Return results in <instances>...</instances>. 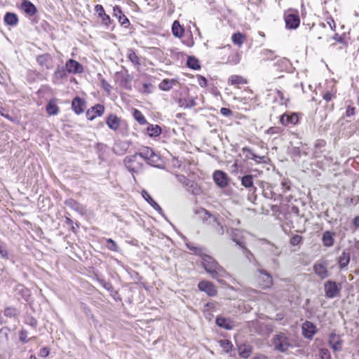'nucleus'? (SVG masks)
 <instances>
[{
    "mask_svg": "<svg viewBox=\"0 0 359 359\" xmlns=\"http://www.w3.org/2000/svg\"><path fill=\"white\" fill-rule=\"evenodd\" d=\"M355 108L354 107L348 106L346 111V116H351L355 114Z\"/></svg>",
    "mask_w": 359,
    "mask_h": 359,
    "instance_id": "obj_60",
    "label": "nucleus"
},
{
    "mask_svg": "<svg viewBox=\"0 0 359 359\" xmlns=\"http://www.w3.org/2000/svg\"><path fill=\"white\" fill-rule=\"evenodd\" d=\"M220 346L223 348V349L228 353L232 347V344L231 341L227 339H222L219 341Z\"/></svg>",
    "mask_w": 359,
    "mask_h": 359,
    "instance_id": "obj_47",
    "label": "nucleus"
},
{
    "mask_svg": "<svg viewBox=\"0 0 359 359\" xmlns=\"http://www.w3.org/2000/svg\"><path fill=\"white\" fill-rule=\"evenodd\" d=\"M99 283L101 285L108 291H114V287L111 283L107 282L103 279H99Z\"/></svg>",
    "mask_w": 359,
    "mask_h": 359,
    "instance_id": "obj_51",
    "label": "nucleus"
},
{
    "mask_svg": "<svg viewBox=\"0 0 359 359\" xmlns=\"http://www.w3.org/2000/svg\"><path fill=\"white\" fill-rule=\"evenodd\" d=\"M177 104L180 107H183L184 109H191L196 105V102L195 98H179L177 100Z\"/></svg>",
    "mask_w": 359,
    "mask_h": 359,
    "instance_id": "obj_30",
    "label": "nucleus"
},
{
    "mask_svg": "<svg viewBox=\"0 0 359 359\" xmlns=\"http://www.w3.org/2000/svg\"><path fill=\"white\" fill-rule=\"evenodd\" d=\"M215 323L219 327L231 330L233 328V321L230 318H226L222 316H217Z\"/></svg>",
    "mask_w": 359,
    "mask_h": 359,
    "instance_id": "obj_26",
    "label": "nucleus"
},
{
    "mask_svg": "<svg viewBox=\"0 0 359 359\" xmlns=\"http://www.w3.org/2000/svg\"><path fill=\"white\" fill-rule=\"evenodd\" d=\"M128 60L135 65L140 66V60L139 57L133 49H128L127 53Z\"/></svg>",
    "mask_w": 359,
    "mask_h": 359,
    "instance_id": "obj_37",
    "label": "nucleus"
},
{
    "mask_svg": "<svg viewBox=\"0 0 359 359\" xmlns=\"http://www.w3.org/2000/svg\"><path fill=\"white\" fill-rule=\"evenodd\" d=\"M201 259L204 269L213 279L220 282V278L226 276L227 273L225 269L213 257L208 255L203 254L201 255Z\"/></svg>",
    "mask_w": 359,
    "mask_h": 359,
    "instance_id": "obj_1",
    "label": "nucleus"
},
{
    "mask_svg": "<svg viewBox=\"0 0 359 359\" xmlns=\"http://www.w3.org/2000/svg\"><path fill=\"white\" fill-rule=\"evenodd\" d=\"M46 110L49 116H55L59 113V107L56 104L55 99H51L47 104Z\"/></svg>",
    "mask_w": 359,
    "mask_h": 359,
    "instance_id": "obj_31",
    "label": "nucleus"
},
{
    "mask_svg": "<svg viewBox=\"0 0 359 359\" xmlns=\"http://www.w3.org/2000/svg\"><path fill=\"white\" fill-rule=\"evenodd\" d=\"M327 24L329 25L332 30H334L336 25L332 18H330V20L327 21Z\"/></svg>",
    "mask_w": 359,
    "mask_h": 359,
    "instance_id": "obj_64",
    "label": "nucleus"
},
{
    "mask_svg": "<svg viewBox=\"0 0 359 359\" xmlns=\"http://www.w3.org/2000/svg\"><path fill=\"white\" fill-rule=\"evenodd\" d=\"M232 41L234 44L241 46L245 40V36L241 32H236L232 35Z\"/></svg>",
    "mask_w": 359,
    "mask_h": 359,
    "instance_id": "obj_39",
    "label": "nucleus"
},
{
    "mask_svg": "<svg viewBox=\"0 0 359 359\" xmlns=\"http://www.w3.org/2000/svg\"><path fill=\"white\" fill-rule=\"evenodd\" d=\"M25 323H26V324L29 325V326H31L34 328L36 327L37 324H38L37 320L33 317L28 318L26 320Z\"/></svg>",
    "mask_w": 359,
    "mask_h": 359,
    "instance_id": "obj_56",
    "label": "nucleus"
},
{
    "mask_svg": "<svg viewBox=\"0 0 359 359\" xmlns=\"http://www.w3.org/2000/svg\"><path fill=\"white\" fill-rule=\"evenodd\" d=\"M36 62L41 67L48 69L52 67L53 57L48 53L39 55L36 57Z\"/></svg>",
    "mask_w": 359,
    "mask_h": 359,
    "instance_id": "obj_19",
    "label": "nucleus"
},
{
    "mask_svg": "<svg viewBox=\"0 0 359 359\" xmlns=\"http://www.w3.org/2000/svg\"><path fill=\"white\" fill-rule=\"evenodd\" d=\"M65 67L69 74H78L83 72V65L73 59H69L66 62Z\"/></svg>",
    "mask_w": 359,
    "mask_h": 359,
    "instance_id": "obj_10",
    "label": "nucleus"
},
{
    "mask_svg": "<svg viewBox=\"0 0 359 359\" xmlns=\"http://www.w3.org/2000/svg\"><path fill=\"white\" fill-rule=\"evenodd\" d=\"M243 154L246 153L245 158L252 159L257 163L264 162V156H261L255 154L253 150L250 147H243L242 149Z\"/></svg>",
    "mask_w": 359,
    "mask_h": 359,
    "instance_id": "obj_25",
    "label": "nucleus"
},
{
    "mask_svg": "<svg viewBox=\"0 0 359 359\" xmlns=\"http://www.w3.org/2000/svg\"><path fill=\"white\" fill-rule=\"evenodd\" d=\"M325 144H326L325 141H324L323 140H318L316 141V142L315 144L316 150L314 151V155L316 157L318 156L317 149L324 147L325 146Z\"/></svg>",
    "mask_w": 359,
    "mask_h": 359,
    "instance_id": "obj_53",
    "label": "nucleus"
},
{
    "mask_svg": "<svg viewBox=\"0 0 359 359\" xmlns=\"http://www.w3.org/2000/svg\"><path fill=\"white\" fill-rule=\"evenodd\" d=\"M27 334H28L27 331L25 329H22L20 332V336H19L20 341L24 344L27 343L30 339H32V338H30V339L27 338ZM34 338H35V337H32V339H34Z\"/></svg>",
    "mask_w": 359,
    "mask_h": 359,
    "instance_id": "obj_46",
    "label": "nucleus"
},
{
    "mask_svg": "<svg viewBox=\"0 0 359 359\" xmlns=\"http://www.w3.org/2000/svg\"><path fill=\"white\" fill-rule=\"evenodd\" d=\"M230 235L233 241L242 248L245 251L248 250L244 247L243 242L242 231L238 229H230Z\"/></svg>",
    "mask_w": 359,
    "mask_h": 359,
    "instance_id": "obj_21",
    "label": "nucleus"
},
{
    "mask_svg": "<svg viewBox=\"0 0 359 359\" xmlns=\"http://www.w3.org/2000/svg\"><path fill=\"white\" fill-rule=\"evenodd\" d=\"M113 16L118 19V21L120 23V25L124 28H128L130 26V21L128 18L123 13L120 6H114Z\"/></svg>",
    "mask_w": 359,
    "mask_h": 359,
    "instance_id": "obj_13",
    "label": "nucleus"
},
{
    "mask_svg": "<svg viewBox=\"0 0 359 359\" xmlns=\"http://www.w3.org/2000/svg\"><path fill=\"white\" fill-rule=\"evenodd\" d=\"M104 112V107L97 104L92 107L86 111V117L88 120L93 121L97 116H101Z\"/></svg>",
    "mask_w": 359,
    "mask_h": 359,
    "instance_id": "obj_14",
    "label": "nucleus"
},
{
    "mask_svg": "<svg viewBox=\"0 0 359 359\" xmlns=\"http://www.w3.org/2000/svg\"><path fill=\"white\" fill-rule=\"evenodd\" d=\"M176 82L177 81L174 79H164L159 83L158 87L162 90L168 91L172 88L173 85H175Z\"/></svg>",
    "mask_w": 359,
    "mask_h": 359,
    "instance_id": "obj_36",
    "label": "nucleus"
},
{
    "mask_svg": "<svg viewBox=\"0 0 359 359\" xmlns=\"http://www.w3.org/2000/svg\"><path fill=\"white\" fill-rule=\"evenodd\" d=\"M285 26L287 29H297L300 23V19L298 13H285Z\"/></svg>",
    "mask_w": 359,
    "mask_h": 359,
    "instance_id": "obj_11",
    "label": "nucleus"
},
{
    "mask_svg": "<svg viewBox=\"0 0 359 359\" xmlns=\"http://www.w3.org/2000/svg\"><path fill=\"white\" fill-rule=\"evenodd\" d=\"M213 179L215 183L222 188L228 184L227 176L223 171L216 170L213 174Z\"/></svg>",
    "mask_w": 359,
    "mask_h": 359,
    "instance_id": "obj_18",
    "label": "nucleus"
},
{
    "mask_svg": "<svg viewBox=\"0 0 359 359\" xmlns=\"http://www.w3.org/2000/svg\"><path fill=\"white\" fill-rule=\"evenodd\" d=\"M120 123L121 118L114 114H109L106 119V124L112 130H117Z\"/></svg>",
    "mask_w": 359,
    "mask_h": 359,
    "instance_id": "obj_23",
    "label": "nucleus"
},
{
    "mask_svg": "<svg viewBox=\"0 0 359 359\" xmlns=\"http://www.w3.org/2000/svg\"><path fill=\"white\" fill-rule=\"evenodd\" d=\"M22 9L27 14L32 16L36 13V8L35 6L29 1L25 0L21 4Z\"/></svg>",
    "mask_w": 359,
    "mask_h": 359,
    "instance_id": "obj_32",
    "label": "nucleus"
},
{
    "mask_svg": "<svg viewBox=\"0 0 359 359\" xmlns=\"http://www.w3.org/2000/svg\"><path fill=\"white\" fill-rule=\"evenodd\" d=\"M276 93H277L278 97L280 100V104H286L288 99L285 97L284 93L279 90H276Z\"/></svg>",
    "mask_w": 359,
    "mask_h": 359,
    "instance_id": "obj_54",
    "label": "nucleus"
},
{
    "mask_svg": "<svg viewBox=\"0 0 359 359\" xmlns=\"http://www.w3.org/2000/svg\"><path fill=\"white\" fill-rule=\"evenodd\" d=\"M102 23L106 26L109 27V24L111 23V20L109 15L105 14L102 18H101Z\"/></svg>",
    "mask_w": 359,
    "mask_h": 359,
    "instance_id": "obj_57",
    "label": "nucleus"
},
{
    "mask_svg": "<svg viewBox=\"0 0 359 359\" xmlns=\"http://www.w3.org/2000/svg\"><path fill=\"white\" fill-rule=\"evenodd\" d=\"M228 62L233 65H236L240 62V55L238 53L229 55L228 57Z\"/></svg>",
    "mask_w": 359,
    "mask_h": 359,
    "instance_id": "obj_50",
    "label": "nucleus"
},
{
    "mask_svg": "<svg viewBox=\"0 0 359 359\" xmlns=\"http://www.w3.org/2000/svg\"><path fill=\"white\" fill-rule=\"evenodd\" d=\"M95 11L97 14L99 18H102L106 13L104 7L100 4H97L95 6Z\"/></svg>",
    "mask_w": 359,
    "mask_h": 359,
    "instance_id": "obj_52",
    "label": "nucleus"
},
{
    "mask_svg": "<svg viewBox=\"0 0 359 359\" xmlns=\"http://www.w3.org/2000/svg\"><path fill=\"white\" fill-rule=\"evenodd\" d=\"M302 334L306 339H311L317 332L316 326L311 322L306 320L302 325Z\"/></svg>",
    "mask_w": 359,
    "mask_h": 359,
    "instance_id": "obj_12",
    "label": "nucleus"
},
{
    "mask_svg": "<svg viewBox=\"0 0 359 359\" xmlns=\"http://www.w3.org/2000/svg\"><path fill=\"white\" fill-rule=\"evenodd\" d=\"M220 113L224 116H229L232 114V111L229 108L222 107L220 109Z\"/></svg>",
    "mask_w": 359,
    "mask_h": 359,
    "instance_id": "obj_58",
    "label": "nucleus"
},
{
    "mask_svg": "<svg viewBox=\"0 0 359 359\" xmlns=\"http://www.w3.org/2000/svg\"><path fill=\"white\" fill-rule=\"evenodd\" d=\"M4 20L6 25L11 26L16 25L18 22L17 15L13 13H6L4 15Z\"/></svg>",
    "mask_w": 359,
    "mask_h": 359,
    "instance_id": "obj_34",
    "label": "nucleus"
},
{
    "mask_svg": "<svg viewBox=\"0 0 359 359\" xmlns=\"http://www.w3.org/2000/svg\"><path fill=\"white\" fill-rule=\"evenodd\" d=\"M199 290L205 292L210 297H215L217 294L215 285L208 280H201L198 284Z\"/></svg>",
    "mask_w": 359,
    "mask_h": 359,
    "instance_id": "obj_8",
    "label": "nucleus"
},
{
    "mask_svg": "<svg viewBox=\"0 0 359 359\" xmlns=\"http://www.w3.org/2000/svg\"><path fill=\"white\" fill-rule=\"evenodd\" d=\"M325 297L329 299H333L338 295L340 292V287L333 280H327L324 285Z\"/></svg>",
    "mask_w": 359,
    "mask_h": 359,
    "instance_id": "obj_7",
    "label": "nucleus"
},
{
    "mask_svg": "<svg viewBox=\"0 0 359 359\" xmlns=\"http://www.w3.org/2000/svg\"><path fill=\"white\" fill-rule=\"evenodd\" d=\"M313 271L321 279H325L329 276V273L327 269V264L325 262H317L313 266Z\"/></svg>",
    "mask_w": 359,
    "mask_h": 359,
    "instance_id": "obj_15",
    "label": "nucleus"
},
{
    "mask_svg": "<svg viewBox=\"0 0 359 359\" xmlns=\"http://www.w3.org/2000/svg\"><path fill=\"white\" fill-rule=\"evenodd\" d=\"M4 313L6 317L12 318H17L19 314V311L15 307L8 306L4 309Z\"/></svg>",
    "mask_w": 359,
    "mask_h": 359,
    "instance_id": "obj_41",
    "label": "nucleus"
},
{
    "mask_svg": "<svg viewBox=\"0 0 359 359\" xmlns=\"http://www.w3.org/2000/svg\"><path fill=\"white\" fill-rule=\"evenodd\" d=\"M299 121V116L294 112H286L280 116V122L284 126L296 125Z\"/></svg>",
    "mask_w": 359,
    "mask_h": 359,
    "instance_id": "obj_9",
    "label": "nucleus"
},
{
    "mask_svg": "<svg viewBox=\"0 0 359 359\" xmlns=\"http://www.w3.org/2000/svg\"><path fill=\"white\" fill-rule=\"evenodd\" d=\"M242 186L255 193L257 191V187L254 186V177L252 175H245L241 177Z\"/></svg>",
    "mask_w": 359,
    "mask_h": 359,
    "instance_id": "obj_17",
    "label": "nucleus"
},
{
    "mask_svg": "<svg viewBox=\"0 0 359 359\" xmlns=\"http://www.w3.org/2000/svg\"><path fill=\"white\" fill-rule=\"evenodd\" d=\"M134 118L140 124L144 125L147 123V120L142 113L138 109H134L133 113Z\"/></svg>",
    "mask_w": 359,
    "mask_h": 359,
    "instance_id": "obj_43",
    "label": "nucleus"
},
{
    "mask_svg": "<svg viewBox=\"0 0 359 359\" xmlns=\"http://www.w3.org/2000/svg\"><path fill=\"white\" fill-rule=\"evenodd\" d=\"M197 79H198V83L201 87H202V88L206 87L207 79L203 76L198 75Z\"/></svg>",
    "mask_w": 359,
    "mask_h": 359,
    "instance_id": "obj_55",
    "label": "nucleus"
},
{
    "mask_svg": "<svg viewBox=\"0 0 359 359\" xmlns=\"http://www.w3.org/2000/svg\"><path fill=\"white\" fill-rule=\"evenodd\" d=\"M106 246L107 248L113 252H118L119 248L117 245L116 243L111 238H107L106 239Z\"/></svg>",
    "mask_w": 359,
    "mask_h": 359,
    "instance_id": "obj_44",
    "label": "nucleus"
},
{
    "mask_svg": "<svg viewBox=\"0 0 359 359\" xmlns=\"http://www.w3.org/2000/svg\"><path fill=\"white\" fill-rule=\"evenodd\" d=\"M187 65L189 68L196 70L200 69L201 66L199 65L198 60L193 56H189L187 61Z\"/></svg>",
    "mask_w": 359,
    "mask_h": 359,
    "instance_id": "obj_40",
    "label": "nucleus"
},
{
    "mask_svg": "<svg viewBox=\"0 0 359 359\" xmlns=\"http://www.w3.org/2000/svg\"><path fill=\"white\" fill-rule=\"evenodd\" d=\"M351 259L350 253L344 250L338 259V264L341 270L345 269L349 264Z\"/></svg>",
    "mask_w": 359,
    "mask_h": 359,
    "instance_id": "obj_29",
    "label": "nucleus"
},
{
    "mask_svg": "<svg viewBox=\"0 0 359 359\" xmlns=\"http://www.w3.org/2000/svg\"><path fill=\"white\" fill-rule=\"evenodd\" d=\"M257 273V281L260 287L263 289L270 287L273 284L271 276L264 269H258Z\"/></svg>",
    "mask_w": 359,
    "mask_h": 359,
    "instance_id": "obj_6",
    "label": "nucleus"
},
{
    "mask_svg": "<svg viewBox=\"0 0 359 359\" xmlns=\"http://www.w3.org/2000/svg\"><path fill=\"white\" fill-rule=\"evenodd\" d=\"M124 164L130 172H139L143 169V161L135 153L133 155L128 156L124 158Z\"/></svg>",
    "mask_w": 359,
    "mask_h": 359,
    "instance_id": "obj_3",
    "label": "nucleus"
},
{
    "mask_svg": "<svg viewBox=\"0 0 359 359\" xmlns=\"http://www.w3.org/2000/svg\"><path fill=\"white\" fill-rule=\"evenodd\" d=\"M147 131L149 137H156L161 134L162 130L158 125L149 124Z\"/></svg>",
    "mask_w": 359,
    "mask_h": 359,
    "instance_id": "obj_33",
    "label": "nucleus"
},
{
    "mask_svg": "<svg viewBox=\"0 0 359 359\" xmlns=\"http://www.w3.org/2000/svg\"><path fill=\"white\" fill-rule=\"evenodd\" d=\"M302 239H303V238L301 236L294 235L290 238V244L292 245L296 246V245H298L299 244H300L302 243Z\"/></svg>",
    "mask_w": 359,
    "mask_h": 359,
    "instance_id": "obj_49",
    "label": "nucleus"
},
{
    "mask_svg": "<svg viewBox=\"0 0 359 359\" xmlns=\"http://www.w3.org/2000/svg\"><path fill=\"white\" fill-rule=\"evenodd\" d=\"M72 107L76 114H82L85 110V100L76 97L72 102Z\"/></svg>",
    "mask_w": 359,
    "mask_h": 359,
    "instance_id": "obj_24",
    "label": "nucleus"
},
{
    "mask_svg": "<svg viewBox=\"0 0 359 359\" xmlns=\"http://www.w3.org/2000/svg\"><path fill=\"white\" fill-rule=\"evenodd\" d=\"M136 154L143 161L152 166H156L161 161L160 156L147 147L140 149Z\"/></svg>",
    "mask_w": 359,
    "mask_h": 359,
    "instance_id": "obj_2",
    "label": "nucleus"
},
{
    "mask_svg": "<svg viewBox=\"0 0 359 359\" xmlns=\"http://www.w3.org/2000/svg\"><path fill=\"white\" fill-rule=\"evenodd\" d=\"M273 344L276 351L284 353L290 346L289 338L283 333H279L274 336Z\"/></svg>",
    "mask_w": 359,
    "mask_h": 359,
    "instance_id": "obj_4",
    "label": "nucleus"
},
{
    "mask_svg": "<svg viewBox=\"0 0 359 359\" xmlns=\"http://www.w3.org/2000/svg\"><path fill=\"white\" fill-rule=\"evenodd\" d=\"M187 248L190 250H192L194 251L196 254H198L201 256V255H203L201 253V250L196 248V247H194V246H192L190 244H187Z\"/></svg>",
    "mask_w": 359,
    "mask_h": 359,
    "instance_id": "obj_61",
    "label": "nucleus"
},
{
    "mask_svg": "<svg viewBox=\"0 0 359 359\" xmlns=\"http://www.w3.org/2000/svg\"><path fill=\"white\" fill-rule=\"evenodd\" d=\"M328 342L334 351H339L341 350L342 340L340 339V337L334 332H332L329 335Z\"/></svg>",
    "mask_w": 359,
    "mask_h": 359,
    "instance_id": "obj_16",
    "label": "nucleus"
},
{
    "mask_svg": "<svg viewBox=\"0 0 359 359\" xmlns=\"http://www.w3.org/2000/svg\"><path fill=\"white\" fill-rule=\"evenodd\" d=\"M332 97H333V95L331 93L327 92L326 93L324 94L323 99L326 102H330L332 99Z\"/></svg>",
    "mask_w": 359,
    "mask_h": 359,
    "instance_id": "obj_63",
    "label": "nucleus"
},
{
    "mask_svg": "<svg viewBox=\"0 0 359 359\" xmlns=\"http://www.w3.org/2000/svg\"><path fill=\"white\" fill-rule=\"evenodd\" d=\"M172 32L175 36L182 37L184 34V28L177 20L174 21L172 25Z\"/></svg>",
    "mask_w": 359,
    "mask_h": 359,
    "instance_id": "obj_35",
    "label": "nucleus"
},
{
    "mask_svg": "<svg viewBox=\"0 0 359 359\" xmlns=\"http://www.w3.org/2000/svg\"><path fill=\"white\" fill-rule=\"evenodd\" d=\"M67 73L66 67H57L54 72L53 79L56 81L62 80L67 77Z\"/></svg>",
    "mask_w": 359,
    "mask_h": 359,
    "instance_id": "obj_38",
    "label": "nucleus"
},
{
    "mask_svg": "<svg viewBox=\"0 0 359 359\" xmlns=\"http://www.w3.org/2000/svg\"><path fill=\"white\" fill-rule=\"evenodd\" d=\"M251 353V348L245 346L239 347V355L243 358H248Z\"/></svg>",
    "mask_w": 359,
    "mask_h": 359,
    "instance_id": "obj_45",
    "label": "nucleus"
},
{
    "mask_svg": "<svg viewBox=\"0 0 359 359\" xmlns=\"http://www.w3.org/2000/svg\"><path fill=\"white\" fill-rule=\"evenodd\" d=\"M0 256L2 259H8V254L6 245L4 243H0Z\"/></svg>",
    "mask_w": 359,
    "mask_h": 359,
    "instance_id": "obj_48",
    "label": "nucleus"
},
{
    "mask_svg": "<svg viewBox=\"0 0 359 359\" xmlns=\"http://www.w3.org/2000/svg\"><path fill=\"white\" fill-rule=\"evenodd\" d=\"M229 83L231 85L245 84L247 81L241 76L232 75L229 79Z\"/></svg>",
    "mask_w": 359,
    "mask_h": 359,
    "instance_id": "obj_42",
    "label": "nucleus"
},
{
    "mask_svg": "<svg viewBox=\"0 0 359 359\" xmlns=\"http://www.w3.org/2000/svg\"><path fill=\"white\" fill-rule=\"evenodd\" d=\"M142 196L144 198V200L154 209L156 210L160 215L164 216L163 210L161 208V206L151 197L149 193L145 191H142Z\"/></svg>",
    "mask_w": 359,
    "mask_h": 359,
    "instance_id": "obj_20",
    "label": "nucleus"
},
{
    "mask_svg": "<svg viewBox=\"0 0 359 359\" xmlns=\"http://www.w3.org/2000/svg\"><path fill=\"white\" fill-rule=\"evenodd\" d=\"M198 213H202L203 219H208V218H212V221L214 224H212L215 231L222 236L224 233V226L221 224L217 217L211 215L208 210L205 209L201 208Z\"/></svg>",
    "mask_w": 359,
    "mask_h": 359,
    "instance_id": "obj_5",
    "label": "nucleus"
},
{
    "mask_svg": "<svg viewBox=\"0 0 359 359\" xmlns=\"http://www.w3.org/2000/svg\"><path fill=\"white\" fill-rule=\"evenodd\" d=\"M335 233L330 231H325L322 236V243L325 247L330 248L334 245Z\"/></svg>",
    "mask_w": 359,
    "mask_h": 359,
    "instance_id": "obj_27",
    "label": "nucleus"
},
{
    "mask_svg": "<svg viewBox=\"0 0 359 359\" xmlns=\"http://www.w3.org/2000/svg\"><path fill=\"white\" fill-rule=\"evenodd\" d=\"M332 39L341 43H343L344 42V39L341 36H339L338 34H335Z\"/></svg>",
    "mask_w": 359,
    "mask_h": 359,
    "instance_id": "obj_62",
    "label": "nucleus"
},
{
    "mask_svg": "<svg viewBox=\"0 0 359 359\" xmlns=\"http://www.w3.org/2000/svg\"><path fill=\"white\" fill-rule=\"evenodd\" d=\"M14 291L15 292V295H18V296L22 297L25 301L28 300V298H29V297L30 295V292L23 285H22V284H17L15 286Z\"/></svg>",
    "mask_w": 359,
    "mask_h": 359,
    "instance_id": "obj_28",
    "label": "nucleus"
},
{
    "mask_svg": "<svg viewBox=\"0 0 359 359\" xmlns=\"http://www.w3.org/2000/svg\"><path fill=\"white\" fill-rule=\"evenodd\" d=\"M50 353V350L47 347H44V348H42L41 350H40V352H39V355L41 357H47Z\"/></svg>",
    "mask_w": 359,
    "mask_h": 359,
    "instance_id": "obj_59",
    "label": "nucleus"
},
{
    "mask_svg": "<svg viewBox=\"0 0 359 359\" xmlns=\"http://www.w3.org/2000/svg\"><path fill=\"white\" fill-rule=\"evenodd\" d=\"M65 204L69 208L80 213L81 215H83L86 212L85 208L73 198L67 199L65 201Z\"/></svg>",
    "mask_w": 359,
    "mask_h": 359,
    "instance_id": "obj_22",
    "label": "nucleus"
}]
</instances>
